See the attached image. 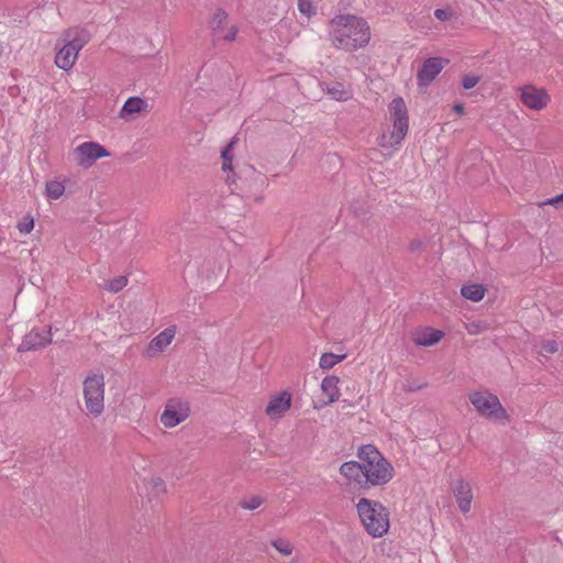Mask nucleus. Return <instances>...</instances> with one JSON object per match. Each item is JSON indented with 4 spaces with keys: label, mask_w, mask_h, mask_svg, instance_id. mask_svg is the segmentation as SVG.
Segmentation results:
<instances>
[{
    "label": "nucleus",
    "mask_w": 563,
    "mask_h": 563,
    "mask_svg": "<svg viewBox=\"0 0 563 563\" xmlns=\"http://www.w3.org/2000/svg\"><path fill=\"white\" fill-rule=\"evenodd\" d=\"M559 351V344L556 341L548 340L541 343L539 353L542 355L554 354Z\"/></svg>",
    "instance_id": "nucleus-30"
},
{
    "label": "nucleus",
    "mask_w": 563,
    "mask_h": 563,
    "mask_svg": "<svg viewBox=\"0 0 563 563\" xmlns=\"http://www.w3.org/2000/svg\"><path fill=\"white\" fill-rule=\"evenodd\" d=\"M356 509L365 531L373 538H380L389 530V511L379 501L361 498Z\"/></svg>",
    "instance_id": "nucleus-4"
},
{
    "label": "nucleus",
    "mask_w": 563,
    "mask_h": 563,
    "mask_svg": "<svg viewBox=\"0 0 563 563\" xmlns=\"http://www.w3.org/2000/svg\"><path fill=\"white\" fill-rule=\"evenodd\" d=\"M344 358H345V354L338 355V354H333V353H323L320 356L319 366L322 369H330L333 366H335L338 363L343 361Z\"/></svg>",
    "instance_id": "nucleus-22"
},
{
    "label": "nucleus",
    "mask_w": 563,
    "mask_h": 563,
    "mask_svg": "<svg viewBox=\"0 0 563 563\" xmlns=\"http://www.w3.org/2000/svg\"><path fill=\"white\" fill-rule=\"evenodd\" d=\"M543 206H553L555 208H561L563 206V192L559 196H555L553 198L547 199L542 202H540V207Z\"/></svg>",
    "instance_id": "nucleus-32"
},
{
    "label": "nucleus",
    "mask_w": 563,
    "mask_h": 563,
    "mask_svg": "<svg viewBox=\"0 0 563 563\" xmlns=\"http://www.w3.org/2000/svg\"><path fill=\"white\" fill-rule=\"evenodd\" d=\"M428 386L427 383H419L418 380H407L402 385V390L406 393H415L421 390Z\"/></svg>",
    "instance_id": "nucleus-31"
},
{
    "label": "nucleus",
    "mask_w": 563,
    "mask_h": 563,
    "mask_svg": "<svg viewBox=\"0 0 563 563\" xmlns=\"http://www.w3.org/2000/svg\"><path fill=\"white\" fill-rule=\"evenodd\" d=\"M272 545L283 555L288 556L292 553V545L288 540L277 539L272 542Z\"/></svg>",
    "instance_id": "nucleus-26"
},
{
    "label": "nucleus",
    "mask_w": 563,
    "mask_h": 563,
    "mask_svg": "<svg viewBox=\"0 0 563 563\" xmlns=\"http://www.w3.org/2000/svg\"><path fill=\"white\" fill-rule=\"evenodd\" d=\"M453 109L459 114H463L464 113V106L462 103L454 104Z\"/></svg>",
    "instance_id": "nucleus-38"
},
{
    "label": "nucleus",
    "mask_w": 563,
    "mask_h": 563,
    "mask_svg": "<svg viewBox=\"0 0 563 563\" xmlns=\"http://www.w3.org/2000/svg\"><path fill=\"white\" fill-rule=\"evenodd\" d=\"M322 90L333 100L345 101L352 98V91L342 82L321 84Z\"/></svg>",
    "instance_id": "nucleus-18"
},
{
    "label": "nucleus",
    "mask_w": 563,
    "mask_h": 563,
    "mask_svg": "<svg viewBox=\"0 0 563 563\" xmlns=\"http://www.w3.org/2000/svg\"><path fill=\"white\" fill-rule=\"evenodd\" d=\"M340 473L349 481H355L361 483L364 478V467L363 462L349 461L341 465Z\"/></svg>",
    "instance_id": "nucleus-19"
},
{
    "label": "nucleus",
    "mask_w": 563,
    "mask_h": 563,
    "mask_svg": "<svg viewBox=\"0 0 563 563\" xmlns=\"http://www.w3.org/2000/svg\"><path fill=\"white\" fill-rule=\"evenodd\" d=\"M148 108V103L146 100L140 98V97H130L125 100L123 103L120 112L119 118L124 121H131L136 118L137 114H140L143 111H146Z\"/></svg>",
    "instance_id": "nucleus-16"
},
{
    "label": "nucleus",
    "mask_w": 563,
    "mask_h": 563,
    "mask_svg": "<svg viewBox=\"0 0 563 563\" xmlns=\"http://www.w3.org/2000/svg\"><path fill=\"white\" fill-rule=\"evenodd\" d=\"M330 33L332 44L346 52L365 47L371 40L367 22L354 15H339L331 22Z\"/></svg>",
    "instance_id": "nucleus-1"
},
{
    "label": "nucleus",
    "mask_w": 563,
    "mask_h": 563,
    "mask_svg": "<svg viewBox=\"0 0 563 563\" xmlns=\"http://www.w3.org/2000/svg\"><path fill=\"white\" fill-rule=\"evenodd\" d=\"M228 14L223 10H218L211 21L212 30L216 34L220 36V31L223 29V25L227 23Z\"/></svg>",
    "instance_id": "nucleus-24"
},
{
    "label": "nucleus",
    "mask_w": 563,
    "mask_h": 563,
    "mask_svg": "<svg viewBox=\"0 0 563 563\" xmlns=\"http://www.w3.org/2000/svg\"><path fill=\"white\" fill-rule=\"evenodd\" d=\"M452 490L460 511L464 515L470 512L473 501V489L471 484L464 479H457Z\"/></svg>",
    "instance_id": "nucleus-13"
},
{
    "label": "nucleus",
    "mask_w": 563,
    "mask_h": 563,
    "mask_svg": "<svg viewBox=\"0 0 563 563\" xmlns=\"http://www.w3.org/2000/svg\"><path fill=\"white\" fill-rule=\"evenodd\" d=\"M449 60L442 57L427 58L417 73V84L419 87L429 86L438 75L448 65Z\"/></svg>",
    "instance_id": "nucleus-12"
},
{
    "label": "nucleus",
    "mask_w": 563,
    "mask_h": 563,
    "mask_svg": "<svg viewBox=\"0 0 563 563\" xmlns=\"http://www.w3.org/2000/svg\"><path fill=\"white\" fill-rule=\"evenodd\" d=\"M52 342V332L51 328H32L30 332H27L20 345L18 346V352H29L35 351L45 347L47 344Z\"/></svg>",
    "instance_id": "nucleus-11"
},
{
    "label": "nucleus",
    "mask_w": 563,
    "mask_h": 563,
    "mask_svg": "<svg viewBox=\"0 0 563 563\" xmlns=\"http://www.w3.org/2000/svg\"><path fill=\"white\" fill-rule=\"evenodd\" d=\"M263 504V498L260 496H252L241 501V507L247 510H255Z\"/></svg>",
    "instance_id": "nucleus-29"
},
{
    "label": "nucleus",
    "mask_w": 563,
    "mask_h": 563,
    "mask_svg": "<svg viewBox=\"0 0 563 563\" xmlns=\"http://www.w3.org/2000/svg\"><path fill=\"white\" fill-rule=\"evenodd\" d=\"M90 41V33L82 29L65 31L56 43L55 64L59 69L69 70L75 65L78 53Z\"/></svg>",
    "instance_id": "nucleus-3"
},
{
    "label": "nucleus",
    "mask_w": 563,
    "mask_h": 563,
    "mask_svg": "<svg viewBox=\"0 0 563 563\" xmlns=\"http://www.w3.org/2000/svg\"><path fill=\"white\" fill-rule=\"evenodd\" d=\"M388 109L393 120V130L378 137L379 146L385 150L397 148L409 130L408 110L404 99L401 97L393 99Z\"/></svg>",
    "instance_id": "nucleus-5"
},
{
    "label": "nucleus",
    "mask_w": 563,
    "mask_h": 563,
    "mask_svg": "<svg viewBox=\"0 0 563 563\" xmlns=\"http://www.w3.org/2000/svg\"><path fill=\"white\" fill-rule=\"evenodd\" d=\"M238 29L235 26H231L227 34L222 37L224 41L233 42L236 37Z\"/></svg>",
    "instance_id": "nucleus-37"
},
{
    "label": "nucleus",
    "mask_w": 563,
    "mask_h": 563,
    "mask_svg": "<svg viewBox=\"0 0 563 563\" xmlns=\"http://www.w3.org/2000/svg\"><path fill=\"white\" fill-rule=\"evenodd\" d=\"M420 245H421V242L413 241V242H411V250H417L420 247Z\"/></svg>",
    "instance_id": "nucleus-39"
},
{
    "label": "nucleus",
    "mask_w": 563,
    "mask_h": 563,
    "mask_svg": "<svg viewBox=\"0 0 563 563\" xmlns=\"http://www.w3.org/2000/svg\"><path fill=\"white\" fill-rule=\"evenodd\" d=\"M109 155V152L96 142H84L71 152L73 161L84 168H89L97 159Z\"/></svg>",
    "instance_id": "nucleus-9"
},
{
    "label": "nucleus",
    "mask_w": 563,
    "mask_h": 563,
    "mask_svg": "<svg viewBox=\"0 0 563 563\" xmlns=\"http://www.w3.org/2000/svg\"><path fill=\"white\" fill-rule=\"evenodd\" d=\"M291 406V396L287 391H283L276 396H274L267 407L266 415L271 418H280L284 416Z\"/></svg>",
    "instance_id": "nucleus-15"
},
{
    "label": "nucleus",
    "mask_w": 563,
    "mask_h": 563,
    "mask_svg": "<svg viewBox=\"0 0 563 563\" xmlns=\"http://www.w3.org/2000/svg\"><path fill=\"white\" fill-rule=\"evenodd\" d=\"M339 378L336 376H327L322 379L321 389L322 393L328 397L324 405H330L336 401L340 397Z\"/></svg>",
    "instance_id": "nucleus-20"
},
{
    "label": "nucleus",
    "mask_w": 563,
    "mask_h": 563,
    "mask_svg": "<svg viewBox=\"0 0 563 563\" xmlns=\"http://www.w3.org/2000/svg\"><path fill=\"white\" fill-rule=\"evenodd\" d=\"M34 227L33 219L25 220L24 222H21L18 224V229L21 233H30Z\"/></svg>",
    "instance_id": "nucleus-35"
},
{
    "label": "nucleus",
    "mask_w": 563,
    "mask_h": 563,
    "mask_svg": "<svg viewBox=\"0 0 563 563\" xmlns=\"http://www.w3.org/2000/svg\"><path fill=\"white\" fill-rule=\"evenodd\" d=\"M65 192V185L57 180L46 183V196L49 199H59Z\"/></svg>",
    "instance_id": "nucleus-23"
},
{
    "label": "nucleus",
    "mask_w": 563,
    "mask_h": 563,
    "mask_svg": "<svg viewBox=\"0 0 563 563\" xmlns=\"http://www.w3.org/2000/svg\"><path fill=\"white\" fill-rule=\"evenodd\" d=\"M444 333L441 330L423 328L412 334V341L417 346H432L437 344Z\"/></svg>",
    "instance_id": "nucleus-17"
},
{
    "label": "nucleus",
    "mask_w": 563,
    "mask_h": 563,
    "mask_svg": "<svg viewBox=\"0 0 563 563\" xmlns=\"http://www.w3.org/2000/svg\"><path fill=\"white\" fill-rule=\"evenodd\" d=\"M434 16L440 21H449L453 16V12L449 9H437Z\"/></svg>",
    "instance_id": "nucleus-34"
},
{
    "label": "nucleus",
    "mask_w": 563,
    "mask_h": 563,
    "mask_svg": "<svg viewBox=\"0 0 563 563\" xmlns=\"http://www.w3.org/2000/svg\"><path fill=\"white\" fill-rule=\"evenodd\" d=\"M234 143L235 141H231L228 146L222 151L221 153V156H222V159H223V165H222V169L223 170H231L232 169V165H231V162H232V156L230 155V152L231 150L233 148L234 146Z\"/></svg>",
    "instance_id": "nucleus-28"
},
{
    "label": "nucleus",
    "mask_w": 563,
    "mask_h": 563,
    "mask_svg": "<svg viewBox=\"0 0 563 563\" xmlns=\"http://www.w3.org/2000/svg\"><path fill=\"white\" fill-rule=\"evenodd\" d=\"M298 10L307 18L316 14V7L312 0H298Z\"/></svg>",
    "instance_id": "nucleus-27"
},
{
    "label": "nucleus",
    "mask_w": 563,
    "mask_h": 563,
    "mask_svg": "<svg viewBox=\"0 0 563 563\" xmlns=\"http://www.w3.org/2000/svg\"><path fill=\"white\" fill-rule=\"evenodd\" d=\"M468 399L479 416L503 423L509 420V415L494 394L487 390H477L471 393Z\"/></svg>",
    "instance_id": "nucleus-7"
},
{
    "label": "nucleus",
    "mask_w": 563,
    "mask_h": 563,
    "mask_svg": "<svg viewBox=\"0 0 563 563\" xmlns=\"http://www.w3.org/2000/svg\"><path fill=\"white\" fill-rule=\"evenodd\" d=\"M190 415V405L181 398H170L166 401L164 410L159 416L161 423L168 429L175 428Z\"/></svg>",
    "instance_id": "nucleus-8"
},
{
    "label": "nucleus",
    "mask_w": 563,
    "mask_h": 563,
    "mask_svg": "<svg viewBox=\"0 0 563 563\" xmlns=\"http://www.w3.org/2000/svg\"><path fill=\"white\" fill-rule=\"evenodd\" d=\"M152 485L156 494L165 493L166 490V484L162 478H154Z\"/></svg>",
    "instance_id": "nucleus-36"
},
{
    "label": "nucleus",
    "mask_w": 563,
    "mask_h": 563,
    "mask_svg": "<svg viewBox=\"0 0 563 563\" xmlns=\"http://www.w3.org/2000/svg\"><path fill=\"white\" fill-rule=\"evenodd\" d=\"M128 285V278L125 276H118L111 280H109L104 285V289H107L110 292H119Z\"/></svg>",
    "instance_id": "nucleus-25"
},
{
    "label": "nucleus",
    "mask_w": 563,
    "mask_h": 563,
    "mask_svg": "<svg viewBox=\"0 0 563 563\" xmlns=\"http://www.w3.org/2000/svg\"><path fill=\"white\" fill-rule=\"evenodd\" d=\"M106 380L101 371H90L82 380V398L86 413L99 418L106 409Z\"/></svg>",
    "instance_id": "nucleus-6"
},
{
    "label": "nucleus",
    "mask_w": 563,
    "mask_h": 563,
    "mask_svg": "<svg viewBox=\"0 0 563 563\" xmlns=\"http://www.w3.org/2000/svg\"><path fill=\"white\" fill-rule=\"evenodd\" d=\"M479 81V77L475 75H466L462 80V86L465 89L474 88Z\"/></svg>",
    "instance_id": "nucleus-33"
},
{
    "label": "nucleus",
    "mask_w": 563,
    "mask_h": 563,
    "mask_svg": "<svg viewBox=\"0 0 563 563\" xmlns=\"http://www.w3.org/2000/svg\"><path fill=\"white\" fill-rule=\"evenodd\" d=\"M518 91L523 106L533 111H542L551 101V97L544 88L526 85L520 87Z\"/></svg>",
    "instance_id": "nucleus-10"
},
{
    "label": "nucleus",
    "mask_w": 563,
    "mask_h": 563,
    "mask_svg": "<svg viewBox=\"0 0 563 563\" xmlns=\"http://www.w3.org/2000/svg\"><path fill=\"white\" fill-rule=\"evenodd\" d=\"M461 294L464 298L477 302L483 299L485 288L479 284L467 285L462 287Z\"/></svg>",
    "instance_id": "nucleus-21"
},
{
    "label": "nucleus",
    "mask_w": 563,
    "mask_h": 563,
    "mask_svg": "<svg viewBox=\"0 0 563 563\" xmlns=\"http://www.w3.org/2000/svg\"><path fill=\"white\" fill-rule=\"evenodd\" d=\"M176 335L175 327L166 328L164 331L154 336L146 349V356L154 357L162 353L174 340Z\"/></svg>",
    "instance_id": "nucleus-14"
},
{
    "label": "nucleus",
    "mask_w": 563,
    "mask_h": 563,
    "mask_svg": "<svg viewBox=\"0 0 563 563\" xmlns=\"http://www.w3.org/2000/svg\"><path fill=\"white\" fill-rule=\"evenodd\" d=\"M357 456L363 462L365 483L369 486L387 484L394 476L393 465L371 444L358 449Z\"/></svg>",
    "instance_id": "nucleus-2"
}]
</instances>
